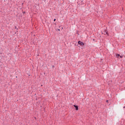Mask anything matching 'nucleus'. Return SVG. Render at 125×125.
<instances>
[{
    "label": "nucleus",
    "mask_w": 125,
    "mask_h": 125,
    "mask_svg": "<svg viewBox=\"0 0 125 125\" xmlns=\"http://www.w3.org/2000/svg\"><path fill=\"white\" fill-rule=\"evenodd\" d=\"M78 44H80L81 46H83V45H84V43L83 42H82V41H79L78 42Z\"/></svg>",
    "instance_id": "obj_1"
},
{
    "label": "nucleus",
    "mask_w": 125,
    "mask_h": 125,
    "mask_svg": "<svg viewBox=\"0 0 125 125\" xmlns=\"http://www.w3.org/2000/svg\"><path fill=\"white\" fill-rule=\"evenodd\" d=\"M104 34V35H106L107 36H109V34L108 33V32H107V31H105Z\"/></svg>",
    "instance_id": "obj_2"
},
{
    "label": "nucleus",
    "mask_w": 125,
    "mask_h": 125,
    "mask_svg": "<svg viewBox=\"0 0 125 125\" xmlns=\"http://www.w3.org/2000/svg\"><path fill=\"white\" fill-rule=\"evenodd\" d=\"M74 107H75L76 110H77V111H78L79 110V107H78V106L74 105Z\"/></svg>",
    "instance_id": "obj_3"
},
{
    "label": "nucleus",
    "mask_w": 125,
    "mask_h": 125,
    "mask_svg": "<svg viewBox=\"0 0 125 125\" xmlns=\"http://www.w3.org/2000/svg\"><path fill=\"white\" fill-rule=\"evenodd\" d=\"M116 57H117V58H119V57H120V54H117Z\"/></svg>",
    "instance_id": "obj_4"
},
{
    "label": "nucleus",
    "mask_w": 125,
    "mask_h": 125,
    "mask_svg": "<svg viewBox=\"0 0 125 125\" xmlns=\"http://www.w3.org/2000/svg\"><path fill=\"white\" fill-rule=\"evenodd\" d=\"M120 57V58H123V56H120V57Z\"/></svg>",
    "instance_id": "obj_5"
},
{
    "label": "nucleus",
    "mask_w": 125,
    "mask_h": 125,
    "mask_svg": "<svg viewBox=\"0 0 125 125\" xmlns=\"http://www.w3.org/2000/svg\"><path fill=\"white\" fill-rule=\"evenodd\" d=\"M54 22H55V21H56V19H55L54 20Z\"/></svg>",
    "instance_id": "obj_6"
},
{
    "label": "nucleus",
    "mask_w": 125,
    "mask_h": 125,
    "mask_svg": "<svg viewBox=\"0 0 125 125\" xmlns=\"http://www.w3.org/2000/svg\"><path fill=\"white\" fill-rule=\"evenodd\" d=\"M58 31H60V29H58Z\"/></svg>",
    "instance_id": "obj_7"
},
{
    "label": "nucleus",
    "mask_w": 125,
    "mask_h": 125,
    "mask_svg": "<svg viewBox=\"0 0 125 125\" xmlns=\"http://www.w3.org/2000/svg\"><path fill=\"white\" fill-rule=\"evenodd\" d=\"M106 102H108V101H106Z\"/></svg>",
    "instance_id": "obj_8"
}]
</instances>
